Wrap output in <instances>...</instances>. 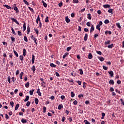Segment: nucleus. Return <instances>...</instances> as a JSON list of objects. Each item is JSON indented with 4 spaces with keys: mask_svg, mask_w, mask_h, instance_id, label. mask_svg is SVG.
<instances>
[{
    "mask_svg": "<svg viewBox=\"0 0 124 124\" xmlns=\"http://www.w3.org/2000/svg\"><path fill=\"white\" fill-rule=\"evenodd\" d=\"M31 39L32 40L34 41V43L36 44V46H37V39L33 36V35H32L31 36Z\"/></svg>",
    "mask_w": 124,
    "mask_h": 124,
    "instance_id": "f257e3e1",
    "label": "nucleus"
},
{
    "mask_svg": "<svg viewBox=\"0 0 124 124\" xmlns=\"http://www.w3.org/2000/svg\"><path fill=\"white\" fill-rule=\"evenodd\" d=\"M10 19L13 21V22H15L16 24L18 25V26H20V23H19V22H18V21H17V20H16L15 18L11 17Z\"/></svg>",
    "mask_w": 124,
    "mask_h": 124,
    "instance_id": "f03ea898",
    "label": "nucleus"
},
{
    "mask_svg": "<svg viewBox=\"0 0 124 124\" xmlns=\"http://www.w3.org/2000/svg\"><path fill=\"white\" fill-rule=\"evenodd\" d=\"M27 30V34H30V32H31V28H30V24L28 25Z\"/></svg>",
    "mask_w": 124,
    "mask_h": 124,
    "instance_id": "7ed1b4c3",
    "label": "nucleus"
},
{
    "mask_svg": "<svg viewBox=\"0 0 124 124\" xmlns=\"http://www.w3.org/2000/svg\"><path fill=\"white\" fill-rule=\"evenodd\" d=\"M21 122L22 123V124H26L28 123V119H25L24 118H22L21 119Z\"/></svg>",
    "mask_w": 124,
    "mask_h": 124,
    "instance_id": "20e7f679",
    "label": "nucleus"
},
{
    "mask_svg": "<svg viewBox=\"0 0 124 124\" xmlns=\"http://www.w3.org/2000/svg\"><path fill=\"white\" fill-rule=\"evenodd\" d=\"M35 60V58L34 55H32V64H33V63H34V60Z\"/></svg>",
    "mask_w": 124,
    "mask_h": 124,
    "instance_id": "39448f33",
    "label": "nucleus"
},
{
    "mask_svg": "<svg viewBox=\"0 0 124 124\" xmlns=\"http://www.w3.org/2000/svg\"><path fill=\"white\" fill-rule=\"evenodd\" d=\"M65 21L66 23H68L70 22V19L68 18V16L65 17Z\"/></svg>",
    "mask_w": 124,
    "mask_h": 124,
    "instance_id": "423d86ee",
    "label": "nucleus"
},
{
    "mask_svg": "<svg viewBox=\"0 0 124 124\" xmlns=\"http://www.w3.org/2000/svg\"><path fill=\"white\" fill-rule=\"evenodd\" d=\"M93 31H94V26H93V25L91 26V29H90V32L92 33L93 32Z\"/></svg>",
    "mask_w": 124,
    "mask_h": 124,
    "instance_id": "0eeeda50",
    "label": "nucleus"
},
{
    "mask_svg": "<svg viewBox=\"0 0 124 124\" xmlns=\"http://www.w3.org/2000/svg\"><path fill=\"white\" fill-rule=\"evenodd\" d=\"M62 108H63V106L62 105V104L59 105L58 107V110H61Z\"/></svg>",
    "mask_w": 124,
    "mask_h": 124,
    "instance_id": "6e6552de",
    "label": "nucleus"
},
{
    "mask_svg": "<svg viewBox=\"0 0 124 124\" xmlns=\"http://www.w3.org/2000/svg\"><path fill=\"white\" fill-rule=\"evenodd\" d=\"M109 83L110 85H114V84H115V81H114V80L111 79L109 80Z\"/></svg>",
    "mask_w": 124,
    "mask_h": 124,
    "instance_id": "1a4fd4ad",
    "label": "nucleus"
},
{
    "mask_svg": "<svg viewBox=\"0 0 124 124\" xmlns=\"http://www.w3.org/2000/svg\"><path fill=\"white\" fill-rule=\"evenodd\" d=\"M23 75H24V72H21V73L20 74V75H19V78H20V79H21V80H22L23 79Z\"/></svg>",
    "mask_w": 124,
    "mask_h": 124,
    "instance_id": "9d476101",
    "label": "nucleus"
},
{
    "mask_svg": "<svg viewBox=\"0 0 124 124\" xmlns=\"http://www.w3.org/2000/svg\"><path fill=\"white\" fill-rule=\"evenodd\" d=\"M87 18L89 20H92V15H91V14H88Z\"/></svg>",
    "mask_w": 124,
    "mask_h": 124,
    "instance_id": "9b49d317",
    "label": "nucleus"
},
{
    "mask_svg": "<svg viewBox=\"0 0 124 124\" xmlns=\"http://www.w3.org/2000/svg\"><path fill=\"white\" fill-rule=\"evenodd\" d=\"M13 52L16 57V58H18L19 57V55L18 54V53L17 52V51H16V50H14Z\"/></svg>",
    "mask_w": 124,
    "mask_h": 124,
    "instance_id": "f8f14e48",
    "label": "nucleus"
},
{
    "mask_svg": "<svg viewBox=\"0 0 124 124\" xmlns=\"http://www.w3.org/2000/svg\"><path fill=\"white\" fill-rule=\"evenodd\" d=\"M88 58L89 59V60H92V58H93V55L92 53H89L88 54Z\"/></svg>",
    "mask_w": 124,
    "mask_h": 124,
    "instance_id": "ddd939ff",
    "label": "nucleus"
},
{
    "mask_svg": "<svg viewBox=\"0 0 124 124\" xmlns=\"http://www.w3.org/2000/svg\"><path fill=\"white\" fill-rule=\"evenodd\" d=\"M33 92H34V89H32L31 90H30L29 93L30 95H32L33 94Z\"/></svg>",
    "mask_w": 124,
    "mask_h": 124,
    "instance_id": "4468645a",
    "label": "nucleus"
},
{
    "mask_svg": "<svg viewBox=\"0 0 124 124\" xmlns=\"http://www.w3.org/2000/svg\"><path fill=\"white\" fill-rule=\"evenodd\" d=\"M29 99H30V96L26 95V98L24 99V102H27V101H28V100H29Z\"/></svg>",
    "mask_w": 124,
    "mask_h": 124,
    "instance_id": "2eb2a0df",
    "label": "nucleus"
},
{
    "mask_svg": "<svg viewBox=\"0 0 124 124\" xmlns=\"http://www.w3.org/2000/svg\"><path fill=\"white\" fill-rule=\"evenodd\" d=\"M84 41L88 40V34L86 33L84 38Z\"/></svg>",
    "mask_w": 124,
    "mask_h": 124,
    "instance_id": "dca6fc26",
    "label": "nucleus"
},
{
    "mask_svg": "<svg viewBox=\"0 0 124 124\" xmlns=\"http://www.w3.org/2000/svg\"><path fill=\"white\" fill-rule=\"evenodd\" d=\"M42 2L43 3V4L44 7H46V8L47 7V3H45L44 0H42Z\"/></svg>",
    "mask_w": 124,
    "mask_h": 124,
    "instance_id": "f3484780",
    "label": "nucleus"
},
{
    "mask_svg": "<svg viewBox=\"0 0 124 124\" xmlns=\"http://www.w3.org/2000/svg\"><path fill=\"white\" fill-rule=\"evenodd\" d=\"M34 101H35V103L36 105H37V104H38V102H39V100H38L37 98H35Z\"/></svg>",
    "mask_w": 124,
    "mask_h": 124,
    "instance_id": "a211bd4d",
    "label": "nucleus"
},
{
    "mask_svg": "<svg viewBox=\"0 0 124 124\" xmlns=\"http://www.w3.org/2000/svg\"><path fill=\"white\" fill-rule=\"evenodd\" d=\"M3 6L4 7H6L7 9H11V7L9 6L8 5H3Z\"/></svg>",
    "mask_w": 124,
    "mask_h": 124,
    "instance_id": "6ab92c4d",
    "label": "nucleus"
},
{
    "mask_svg": "<svg viewBox=\"0 0 124 124\" xmlns=\"http://www.w3.org/2000/svg\"><path fill=\"white\" fill-rule=\"evenodd\" d=\"M109 74H110V77H113L114 76V72L112 71L109 72Z\"/></svg>",
    "mask_w": 124,
    "mask_h": 124,
    "instance_id": "aec40b11",
    "label": "nucleus"
},
{
    "mask_svg": "<svg viewBox=\"0 0 124 124\" xmlns=\"http://www.w3.org/2000/svg\"><path fill=\"white\" fill-rule=\"evenodd\" d=\"M31 69V70H32L33 72H35V70L36 69H35V66L34 65H33Z\"/></svg>",
    "mask_w": 124,
    "mask_h": 124,
    "instance_id": "412c9836",
    "label": "nucleus"
},
{
    "mask_svg": "<svg viewBox=\"0 0 124 124\" xmlns=\"http://www.w3.org/2000/svg\"><path fill=\"white\" fill-rule=\"evenodd\" d=\"M117 28H119V29H122V27H121V24H120V23H117L116 24Z\"/></svg>",
    "mask_w": 124,
    "mask_h": 124,
    "instance_id": "4be33fe9",
    "label": "nucleus"
},
{
    "mask_svg": "<svg viewBox=\"0 0 124 124\" xmlns=\"http://www.w3.org/2000/svg\"><path fill=\"white\" fill-rule=\"evenodd\" d=\"M19 106H20V105H19V104H17L16 105L15 110H18V108H19Z\"/></svg>",
    "mask_w": 124,
    "mask_h": 124,
    "instance_id": "5701e85b",
    "label": "nucleus"
},
{
    "mask_svg": "<svg viewBox=\"0 0 124 124\" xmlns=\"http://www.w3.org/2000/svg\"><path fill=\"white\" fill-rule=\"evenodd\" d=\"M45 22L49 23V16H46V19H45Z\"/></svg>",
    "mask_w": 124,
    "mask_h": 124,
    "instance_id": "b1692460",
    "label": "nucleus"
},
{
    "mask_svg": "<svg viewBox=\"0 0 124 124\" xmlns=\"http://www.w3.org/2000/svg\"><path fill=\"white\" fill-rule=\"evenodd\" d=\"M27 28L26 27V22H24L23 24V31H26Z\"/></svg>",
    "mask_w": 124,
    "mask_h": 124,
    "instance_id": "393cba45",
    "label": "nucleus"
},
{
    "mask_svg": "<svg viewBox=\"0 0 124 124\" xmlns=\"http://www.w3.org/2000/svg\"><path fill=\"white\" fill-rule=\"evenodd\" d=\"M78 71L80 72H79V74H80V75H83V73H84L83 72V69H79L78 70Z\"/></svg>",
    "mask_w": 124,
    "mask_h": 124,
    "instance_id": "a878e982",
    "label": "nucleus"
},
{
    "mask_svg": "<svg viewBox=\"0 0 124 124\" xmlns=\"http://www.w3.org/2000/svg\"><path fill=\"white\" fill-rule=\"evenodd\" d=\"M11 39L13 43H14V42H15V38H14V37L13 36L11 37Z\"/></svg>",
    "mask_w": 124,
    "mask_h": 124,
    "instance_id": "bb28decb",
    "label": "nucleus"
},
{
    "mask_svg": "<svg viewBox=\"0 0 124 124\" xmlns=\"http://www.w3.org/2000/svg\"><path fill=\"white\" fill-rule=\"evenodd\" d=\"M98 59L100 61V62H103V61H104V58L102 57H99Z\"/></svg>",
    "mask_w": 124,
    "mask_h": 124,
    "instance_id": "cd10ccee",
    "label": "nucleus"
},
{
    "mask_svg": "<svg viewBox=\"0 0 124 124\" xmlns=\"http://www.w3.org/2000/svg\"><path fill=\"white\" fill-rule=\"evenodd\" d=\"M23 59H24V57L23 56V55H20V56H19V60H20L21 62H23Z\"/></svg>",
    "mask_w": 124,
    "mask_h": 124,
    "instance_id": "c85d7f7f",
    "label": "nucleus"
},
{
    "mask_svg": "<svg viewBox=\"0 0 124 124\" xmlns=\"http://www.w3.org/2000/svg\"><path fill=\"white\" fill-rule=\"evenodd\" d=\"M14 9L16 11V13H19V10H18V8H17V7H15Z\"/></svg>",
    "mask_w": 124,
    "mask_h": 124,
    "instance_id": "c756f323",
    "label": "nucleus"
},
{
    "mask_svg": "<svg viewBox=\"0 0 124 124\" xmlns=\"http://www.w3.org/2000/svg\"><path fill=\"white\" fill-rule=\"evenodd\" d=\"M25 87L26 88H29V87H30V82H27L26 84H25Z\"/></svg>",
    "mask_w": 124,
    "mask_h": 124,
    "instance_id": "7c9ffc66",
    "label": "nucleus"
},
{
    "mask_svg": "<svg viewBox=\"0 0 124 124\" xmlns=\"http://www.w3.org/2000/svg\"><path fill=\"white\" fill-rule=\"evenodd\" d=\"M68 55V53L66 52L62 56V58L63 59H65V57H66V56Z\"/></svg>",
    "mask_w": 124,
    "mask_h": 124,
    "instance_id": "2f4dec72",
    "label": "nucleus"
},
{
    "mask_svg": "<svg viewBox=\"0 0 124 124\" xmlns=\"http://www.w3.org/2000/svg\"><path fill=\"white\" fill-rule=\"evenodd\" d=\"M71 97H74V96H75V93H74V92H71Z\"/></svg>",
    "mask_w": 124,
    "mask_h": 124,
    "instance_id": "473e14b6",
    "label": "nucleus"
},
{
    "mask_svg": "<svg viewBox=\"0 0 124 124\" xmlns=\"http://www.w3.org/2000/svg\"><path fill=\"white\" fill-rule=\"evenodd\" d=\"M23 2H24L25 4H26V5H30V4H29V2L26 0H23Z\"/></svg>",
    "mask_w": 124,
    "mask_h": 124,
    "instance_id": "72a5a7b5",
    "label": "nucleus"
},
{
    "mask_svg": "<svg viewBox=\"0 0 124 124\" xmlns=\"http://www.w3.org/2000/svg\"><path fill=\"white\" fill-rule=\"evenodd\" d=\"M11 79V78H10V76L8 77L7 80H8V82L9 83V84L11 83V81H10Z\"/></svg>",
    "mask_w": 124,
    "mask_h": 124,
    "instance_id": "f704fd0d",
    "label": "nucleus"
},
{
    "mask_svg": "<svg viewBox=\"0 0 124 124\" xmlns=\"http://www.w3.org/2000/svg\"><path fill=\"white\" fill-rule=\"evenodd\" d=\"M23 55L24 57H26V49H23Z\"/></svg>",
    "mask_w": 124,
    "mask_h": 124,
    "instance_id": "c9c22d12",
    "label": "nucleus"
},
{
    "mask_svg": "<svg viewBox=\"0 0 124 124\" xmlns=\"http://www.w3.org/2000/svg\"><path fill=\"white\" fill-rule=\"evenodd\" d=\"M97 54H98V55H100V56H101V55H102V52H101V51H96Z\"/></svg>",
    "mask_w": 124,
    "mask_h": 124,
    "instance_id": "e433bc0d",
    "label": "nucleus"
},
{
    "mask_svg": "<svg viewBox=\"0 0 124 124\" xmlns=\"http://www.w3.org/2000/svg\"><path fill=\"white\" fill-rule=\"evenodd\" d=\"M50 66H51V67H56V65L53 63H51L50 64Z\"/></svg>",
    "mask_w": 124,
    "mask_h": 124,
    "instance_id": "4c0bfd02",
    "label": "nucleus"
},
{
    "mask_svg": "<svg viewBox=\"0 0 124 124\" xmlns=\"http://www.w3.org/2000/svg\"><path fill=\"white\" fill-rule=\"evenodd\" d=\"M28 8L30 10V11H31L32 12H33V13H34V11L33 10V9L31 8V7H28Z\"/></svg>",
    "mask_w": 124,
    "mask_h": 124,
    "instance_id": "58836bf2",
    "label": "nucleus"
},
{
    "mask_svg": "<svg viewBox=\"0 0 124 124\" xmlns=\"http://www.w3.org/2000/svg\"><path fill=\"white\" fill-rule=\"evenodd\" d=\"M9 63L10 64V65L11 66H14V62H13V61H11L10 62H9Z\"/></svg>",
    "mask_w": 124,
    "mask_h": 124,
    "instance_id": "ea45409f",
    "label": "nucleus"
},
{
    "mask_svg": "<svg viewBox=\"0 0 124 124\" xmlns=\"http://www.w3.org/2000/svg\"><path fill=\"white\" fill-rule=\"evenodd\" d=\"M23 39L24 41H25L26 42H28V38L26 36H24Z\"/></svg>",
    "mask_w": 124,
    "mask_h": 124,
    "instance_id": "a19ab883",
    "label": "nucleus"
},
{
    "mask_svg": "<svg viewBox=\"0 0 124 124\" xmlns=\"http://www.w3.org/2000/svg\"><path fill=\"white\" fill-rule=\"evenodd\" d=\"M30 105H31V102L28 101L26 103V106H27V107H30Z\"/></svg>",
    "mask_w": 124,
    "mask_h": 124,
    "instance_id": "79ce46f5",
    "label": "nucleus"
},
{
    "mask_svg": "<svg viewBox=\"0 0 124 124\" xmlns=\"http://www.w3.org/2000/svg\"><path fill=\"white\" fill-rule=\"evenodd\" d=\"M10 104L12 106V107H14V102L13 101H11Z\"/></svg>",
    "mask_w": 124,
    "mask_h": 124,
    "instance_id": "37998d69",
    "label": "nucleus"
},
{
    "mask_svg": "<svg viewBox=\"0 0 124 124\" xmlns=\"http://www.w3.org/2000/svg\"><path fill=\"white\" fill-rule=\"evenodd\" d=\"M11 79L12 80V81L14 83H15V81H16V78H15L14 77H13Z\"/></svg>",
    "mask_w": 124,
    "mask_h": 124,
    "instance_id": "c03bdc74",
    "label": "nucleus"
},
{
    "mask_svg": "<svg viewBox=\"0 0 124 124\" xmlns=\"http://www.w3.org/2000/svg\"><path fill=\"white\" fill-rule=\"evenodd\" d=\"M103 7H104V8H109V5L108 4L104 5Z\"/></svg>",
    "mask_w": 124,
    "mask_h": 124,
    "instance_id": "a18cd8bd",
    "label": "nucleus"
},
{
    "mask_svg": "<svg viewBox=\"0 0 124 124\" xmlns=\"http://www.w3.org/2000/svg\"><path fill=\"white\" fill-rule=\"evenodd\" d=\"M71 49V46L67 47V48H66L67 52H69L70 51Z\"/></svg>",
    "mask_w": 124,
    "mask_h": 124,
    "instance_id": "49530a36",
    "label": "nucleus"
},
{
    "mask_svg": "<svg viewBox=\"0 0 124 124\" xmlns=\"http://www.w3.org/2000/svg\"><path fill=\"white\" fill-rule=\"evenodd\" d=\"M96 29L98 30V31H100V26L97 25L96 27Z\"/></svg>",
    "mask_w": 124,
    "mask_h": 124,
    "instance_id": "de8ad7c7",
    "label": "nucleus"
},
{
    "mask_svg": "<svg viewBox=\"0 0 124 124\" xmlns=\"http://www.w3.org/2000/svg\"><path fill=\"white\" fill-rule=\"evenodd\" d=\"M84 123L85 124H90V122H89V121H88V120H85L84 121Z\"/></svg>",
    "mask_w": 124,
    "mask_h": 124,
    "instance_id": "09e8293b",
    "label": "nucleus"
},
{
    "mask_svg": "<svg viewBox=\"0 0 124 124\" xmlns=\"http://www.w3.org/2000/svg\"><path fill=\"white\" fill-rule=\"evenodd\" d=\"M36 21H38L39 22H41V20H40V17H39V16H37L36 18Z\"/></svg>",
    "mask_w": 124,
    "mask_h": 124,
    "instance_id": "8fccbe9b",
    "label": "nucleus"
},
{
    "mask_svg": "<svg viewBox=\"0 0 124 124\" xmlns=\"http://www.w3.org/2000/svg\"><path fill=\"white\" fill-rule=\"evenodd\" d=\"M49 99H51V100H54V99H55V96L52 95L49 97Z\"/></svg>",
    "mask_w": 124,
    "mask_h": 124,
    "instance_id": "3c124183",
    "label": "nucleus"
},
{
    "mask_svg": "<svg viewBox=\"0 0 124 124\" xmlns=\"http://www.w3.org/2000/svg\"><path fill=\"white\" fill-rule=\"evenodd\" d=\"M73 104H74V105H77V104H78V102L77 101V100H75L73 102Z\"/></svg>",
    "mask_w": 124,
    "mask_h": 124,
    "instance_id": "603ef678",
    "label": "nucleus"
},
{
    "mask_svg": "<svg viewBox=\"0 0 124 124\" xmlns=\"http://www.w3.org/2000/svg\"><path fill=\"white\" fill-rule=\"evenodd\" d=\"M104 23H105V24H109V20H108V19H106V20L104 21Z\"/></svg>",
    "mask_w": 124,
    "mask_h": 124,
    "instance_id": "864d4df0",
    "label": "nucleus"
},
{
    "mask_svg": "<svg viewBox=\"0 0 124 124\" xmlns=\"http://www.w3.org/2000/svg\"><path fill=\"white\" fill-rule=\"evenodd\" d=\"M17 34L19 35V36H21L22 35V32L20 31H17Z\"/></svg>",
    "mask_w": 124,
    "mask_h": 124,
    "instance_id": "5fc2aeb1",
    "label": "nucleus"
},
{
    "mask_svg": "<svg viewBox=\"0 0 124 124\" xmlns=\"http://www.w3.org/2000/svg\"><path fill=\"white\" fill-rule=\"evenodd\" d=\"M43 113H46V107H44L43 108Z\"/></svg>",
    "mask_w": 124,
    "mask_h": 124,
    "instance_id": "6e6d98bb",
    "label": "nucleus"
},
{
    "mask_svg": "<svg viewBox=\"0 0 124 124\" xmlns=\"http://www.w3.org/2000/svg\"><path fill=\"white\" fill-rule=\"evenodd\" d=\"M34 30L35 31L36 34H38L39 33V31H38V30L36 29H34Z\"/></svg>",
    "mask_w": 124,
    "mask_h": 124,
    "instance_id": "4d7b16f0",
    "label": "nucleus"
},
{
    "mask_svg": "<svg viewBox=\"0 0 124 124\" xmlns=\"http://www.w3.org/2000/svg\"><path fill=\"white\" fill-rule=\"evenodd\" d=\"M55 75L56 76H57V77H60V74H59L58 72H55Z\"/></svg>",
    "mask_w": 124,
    "mask_h": 124,
    "instance_id": "13d9d810",
    "label": "nucleus"
},
{
    "mask_svg": "<svg viewBox=\"0 0 124 124\" xmlns=\"http://www.w3.org/2000/svg\"><path fill=\"white\" fill-rule=\"evenodd\" d=\"M109 13H111V14H113V9H110L109 10Z\"/></svg>",
    "mask_w": 124,
    "mask_h": 124,
    "instance_id": "bf43d9fd",
    "label": "nucleus"
},
{
    "mask_svg": "<svg viewBox=\"0 0 124 124\" xmlns=\"http://www.w3.org/2000/svg\"><path fill=\"white\" fill-rule=\"evenodd\" d=\"M79 114H83L84 113V111L82 109H79Z\"/></svg>",
    "mask_w": 124,
    "mask_h": 124,
    "instance_id": "052dcab7",
    "label": "nucleus"
},
{
    "mask_svg": "<svg viewBox=\"0 0 124 124\" xmlns=\"http://www.w3.org/2000/svg\"><path fill=\"white\" fill-rule=\"evenodd\" d=\"M73 2L74 3H78V0H73Z\"/></svg>",
    "mask_w": 124,
    "mask_h": 124,
    "instance_id": "680f3d73",
    "label": "nucleus"
},
{
    "mask_svg": "<svg viewBox=\"0 0 124 124\" xmlns=\"http://www.w3.org/2000/svg\"><path fill=\"white\" fill-rule=\"evenodd\" d=\"M71 16L72 17V18H74V17H75V14L73 13H72L71 14Z\"/></svg>",
    "mask_w": 124,
    "mask_h": 124,
    "instance_id": "e2e57ef3",
    "label": "nucleus"
},
{
    "mask_svg": "<svg viewBox=\"0 0 124 124\" xmlns=\"http://www.w3.org/2000/svg\"><path fill=\"white\" fill-rule=\"evenodd\" d=\"M86 25L88 27H91V23L90 22H87Z\"/></svg>",
    "mask_w": 124,
    "mask_h": 124,
    "instance_id": "0e129e2a",
    "label": "nucleus"
},
{
    "mask_svg": "<svg viewBox=\"0 0 124 124\" xmlns=\"http://www.w3.org/2000/svg\"><path fill=\"white\" fill-rule=\"evenodd\" d=\"M103 68L104 69V70H107V69H108V67H106V66H103Z\"/></svg>",
    "mask_w": 124,
    "mask_h": 124,
    "instance_id": "69168bd1",
    "label": "nucleus"
},
{
    "mask_svg": "<svg viewBox=\"0 0 124 124\" xmlns=\"http://www.w3.org/2000/svg\"><path fill=\"white\" fill-rule=\"evenodd\" d=\"M65 119H66L65 117L63 116L62 119V122H64V121H65Z\"/></svg>",
    "mask_w": 124,
    "mask_h": 124,
    "instance_id": "338daca9",
    "label": "nucleus"
},
{
    "mask_svg": "<svg viewBox=\"0 0 124 124\" xmlns=\"http://www.w3.org/2000/svg\"><path fill=\"white\" fill-rule=\"evenodd\" d=\"M85 104H86V105H88V104H90V101H88V100L86 101H85Z\"/></svg>",
    "mask_w": 124,
    "mask_h": 124,
    "instance_id": "774afa93",
    "label": "nucleus"
}]
</instances>
